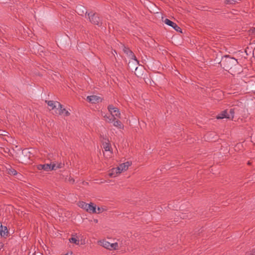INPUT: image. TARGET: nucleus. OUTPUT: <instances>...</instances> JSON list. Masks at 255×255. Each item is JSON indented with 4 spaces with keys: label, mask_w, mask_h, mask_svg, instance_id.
<instances>
[{
    "label": "nucleus",
    "mask_w": 255,
    "mask_h": 255,
    "mask_svg": "<svg viewBox=\"0 0 255 255\" xmlns=\"http://www.w3.org/2000/svg\"><path fill=\"white\" fill-rule=\"evenodd\" d=\"M102 245L105 248L110 249V243L106 241H103L101 242Z\"/></svg>",
    "instance_id": "obj_18"
},
{
    "label": "nucleus",
    "mask_w": 255,
    "mask_h": 255,
    "mask_svg": "<svg viewBox=\"0 0 255 255\" xmlns=\"http://www.w3.org/2000/svg\"><path fill=\"white\" fill-rule=\"evenodd\" d=\"M118 247V243H112V244H110V249L109 250H112V249H114V250H116L117 249Z\"/></svg>",
    "instance_id": "obj_22"
},
{
    "label": "nucleus",
    "mask_w": 255,
    "mask_h": 255,
    "mask_svg": "<svg viewBox=\"0 0 255 255\" xmlns=\"http://www.w3.org/2000/svg\"><path fill=\"white\" fill-rule=\"evenodd\" d=\"M237 2V0H229L228 2L231 4H234Z\"/></svg>",
    "instance_id": "obj_24"
},
{
    "label": "nucleus",
    "mask_w": 255,
    "mask_h": 255,
    "mask_svg": "<svg viewBox=\"0 0 255 255\" xmlns=\"http://www.w3.org/2000/svg\"><path fill=\"white\" fill-rule=\"evenodd\" d=\"M46 102L47 103V105L50 107L52 109H54L55 108H56L57 110L58 108V104H60L58 102H54L53 101H46Z\"/></svg>",
    "instance_id": "obj_14"
},
{
    "label": "nucleus",
    "mask_w": 255,
    "mask_h": 255,
    "mask_svg": "<svg viewBox=\"0 0 255 255\" xmlns=\"http://www.w3.org/2000/svg\"><path fill=\"white\" fill-rule=\"evenodd\" d=\"M164 23L169 25L171 26L174 30H175L176 31L182 32L181 29L180 27H179L175 23L173 22V21H171L170 20L166 18L164 20Z\"/></svg>",
    "instance_id": "obj_6"
},
{
    "label": "nucleus",
    "mask_w": 255,
    "mask_h": 255,
    "mask_svg": "<svg viewBox=\"0 0 255 255\" xmlns=\"http://www.w3.org/2000/svg\"><path fill=\"white\" fill-rule=\"evenodd\" d=\"M61 165H59L56 166L55 164H40L38 166V168L39 170L43 169L46 171H49L52 170H55L57 168H61Z\"/></svg>",
    "instance_id": "obj_2"
},
{
    "label": "nucleus",
    "mask_w": 255,
    "mask_h": 255,
    "mask_svg": "<svg viewBox=\"0 0 255 255\" xmlns=\"http://www.w3.org/2000/svg\"><path fill=\"white\" fill-rule=\"evenodd\" d=\"M234 110L233 109H231L230 110V114H228V117H227V119H233L234 116Z\"/></svg>",
    "instance_id": "obj_19"
},
{
    "label": "nucleus",
    "mask_w": 255,
    "mask_h": 255,
    "mask_svg": "<svg viewBox=\"0 0 255 255\" xmlns=\"http://www.w3.org/2000/svg\"><path fill=\"white\" fill-rule=\"evenodd\" d=\"M8 172L9 174L13 175L17 174V171L15 169H14L12 168H10L8 169Z\"/></svg>",
    "instance_id": "obj_21"
},
{
    "label": "nucleus",
    "mask_w": 255,
    "mask_h": 255,
    "mask_svg": "<svg viewBox=\"0 0 255 255\" xmlns=\"http://www.w3.org/2000/svg\"><path fill=\"white\" fill-rule=\"evenodd\" d=\"M124 52L125 53H126V54L129 57H130L131 59L132 58H135V55L133 54V53H132V52L129 50V49L128 48H125L124 49Z\"/></svg>",
    "instance_id": "obj_15"
},
{
    "label": "nucleus",
    "mask_w": 255,
    "mask_h": 255,
    "mask_svg": "<svg viewBox=\"0 0 255 255\" xmlns=\"http://www.w3.org/2000/svg\"><path fill=\"white\" fill-rule=\"evenodd\" d=\"M4 244L2 243H0V250L3 248Z\"/></svg>",
    "instance_id": "obj_26"
},
{
    "label": "nucleus",
    "mask_w": 255,
    "mask_h": 255,
    "mask_svg": "<svg viewBox=\"0 0 255 255\" xmlns=\"http://www.w3.org/2000/svg\"><path fill=\"white\" fill-rule=\"evenodd\" d=\"M138 61L136 59V57L135 58H132L128 62V67L129 68L133 71V70L136 72L137 70L138 69Z\"/></svg>",
    "instance_id": "obj_5"
},
{
    "label": "nucleus",
    "mask_w": 255,
    "mask_h": 255,
    "mask_svg": "<svg viewBox=\"0 0 255 255\" xmlns=\"http://www.w3.org/2000/svg\"><path fill=\"white\" fill-rule=\"evenodd\" d=\"M1 0H0V1H1Z\"/></svg>",
    "instance_id": "obj_31"
},
{
    "label": "nucleus",
    "mask_w": 255,
    "mask_h": 255,
    "mask_svg": "<svg viewBox=\"0 0 255 255\" xmlns=\"http://www.w3.org/2000/svg\"><path fill=\"white\" fill-rule=\"evenodd\" d=\"M114 122H113V126L119 128V129H123L124 128V125L122 124L121 121L119 120H117L116 119L114 120Z\"/></svg>",
    "instance_id": "obj_13"
},
{
    "label": "nucleus",
    "mask_w": 255,
    "mask_h": 255,
    "mask_svg": "<svg viewBox=\"0 0 255 255\" xmlns=\"http://www.w3.org/2000/svg\"><path fill=\"white\" fill-rule=\"evenodd\" d=\"M87 100L89 102L94 103L96 102H98L100 100V98L97 96H89L87 97Z\"/></svg>",
    "instance_id": "obj_12"
},
{
    "label": "nucleus",
    "mask_w": 255,
    "mask_h": 255,
    "mask_svg": "<svg viewBox=\"0 0 255 255\" xmlns=\"http://www.w3.org/2000/svg\"><path fill=\"white\" fill-rule=\"evenodd\" d=\"M25 152H29L27 149H24L23 150V153H25Z\"/></svg>",
    "instance_id": "obj_28"
},
{
    "label": "nucleus",
    "mask_w": 255,
    "mask_h": 255,
    "mask_svg": "<svg viewBox=\"0 0 255 255\" xmlns=\"http://www.w3.org/2000/svg\"><path fill=\"white\" fill-rule=\"evenodd\" d=\"M104 148L105 150L106 151H110V145L108 143H106L105 144H104Z\"/></svg>",
    "instance_id": "obj_23"
},
{
    "label": "nucleus",
    "mask_w": 255,
    "mask_h": 255,
    "mask_svg": "<svg viewBox=\"0 0 255 255\" xmlns=\"http://www.w3.org/2000/svg\"><path fill=\"white\" fill-rule=\"evenodd\" d=\"M102 116L104 117L105 121L108 123L112 124L113 122H114V120L117 119L115 117L112 115H108L106 114L102 113Z\"/></svg>",
    "instance_id": "obj_9"
},
{
    "label": "nucleus",
    "mask_w": 255,
    "mask_h": 255,
    "mask_svg": "<svg viewBox=\"0 0 255 255\" xmlns=\"http://www.w3.org/2000/svg\"><path fill=\"white\" fill-rule=\"evenodd\" d=\"M57 110L58 111V113L60 115H63L65 116H67L70 115L69 112L65 108H63L62 105L60 104H58Z\"/></svg>",
    "instance_id": "obj_8"
},
{
    "label": "nucleus",
    "mask_w": 255,
    "mask_h": 255,
    "mask_svg": "<svg viewBox=\"0 0 255 255\" xmlns=\"http://www.w3.org/2000/svg\"><path fill=\"white\" fill-rule=\"evenodd\" d=\"M227 117H228V113H227V110H225V111H223L221 113L219 114L217 116V118L218 119H223L224 118L227 119Z\"/></svg>",
    "instance_id": "obj_16"
},
{
    "label": "nucleus",
    "mask_w": 255,
    "mask_h": 255,
    "mask_svg": "<svg viewBox=\"0 0 255 255\" xmlns=\"http://www.w3.org/2000/svg\"><path fill=\"white\" fill-rule=\"evenodd\" d=\"M123 171V169L120 166L116 168H113L111 172L109 173V175L111 177L116 176L118 173H120Z\"/></svg>",
    "instance_id": "obj_10"
},
{
    "label": "nucleus",
    "mask_w": 255,
    "mask_h": 255,
    "mask_svg": "<svg viewBox=\"0 0 255 255\" xmlns=\"http://www.w3.org/2000/svg\"><path fill=\"white\" fill-rule=\"evenodd\" d=\"M231 59L237 61V60L235 58H231Z\"/></svg>",
    "instance_id": "obj_30"
},
{
    "label": "nucleus",
    "mask_w": 255,
    "mask_h": 255,
    "mask_svg": "<svg viewBox=\"0 0 255 255\" xmlns=\"http://www.w3.org/2000/svg\"><path fill=\"white\" fill-rule=\"evenodd\" d=\"M8 231L6 227L3 226L0 223V235L1 237H5L7 235Z\"/></svg>",
    "instance_id": "obj_11"
},
{
    "label": "nucleus",
    "mask_w": 255,
    "mask_h": 255,
    "mask_svg": "<svg viewBox=\"0 0 255 255\" xmlns=\"http://www.w3.org/2000/svg\"><path fill=\"white\" fill-rule=\"evenodd\" d=\"M69 242L76 245H78L79 244V240L74 237L70 238L69 239Z\"/></svg>",
    "instance_id": "obj_20"
},
{
    "label": "nucleus",
    "mask_w": 255,
    "mask_h": 255,
    "mask_svg": "<svg viewBox=\"0 0 255 255\" xmlns=\"http://www.w3.org/2000/svg\"><path fill=\"white\" fill-rule=\"evenodd\" d=\"M78 206L80 208L85 210L88 212L92 213L97 212L96 206L92 203L88 204L83 201H81L78 203Z\"/></svg>",
    "instance_id": "obj_1"
},
{
    "label": "nucleus",
    "mask_w": 255,
    "mask_h": 255,
    "mask_svg": "<svg viewBox=\"0 0 255 255\" xmlns=\"http://www.w3.org/2000/svg\"><path fill=\"white\" fill-rule=\"evenodd\" d=\"M75 10L79 15H81L86 14L87 12L86 8L81 5L77 6Z\"/></svg>",
    "instance_id": "obj_7"
},
{
    "label": "nucleus",
    "mask_w": 255,
    "mask_h": 255,
    "mask_svg": "<svg viewBox=\"0 0 255 255\" xmlns=\"http://www.w3.org/2000/svg\"><path fill=\"white\" fill-rule=\"evenodd\" d=\"M252 32L254 34H255V27L253 28V29H252Z\"/></svg>",
    "instance_id": "obj_27"
},
{
    "label": "nucleus",
    "mask_w": 255,
    "mask_h": 255,
    "mask_svg": "<svg viewBox=\"0 0 255 255\" xmlns=\"http://www.w3.org/2000/svg\"><path fill=\"white\" fill-rule=\"evenodd\" d=\"M96 211H97V212L96 213H99L101 212L102 211V209H101L99 207H98V208L97 209L96 208Z\"/></svg>",
    "instance_id": "obj_25"
},
{
    "label": "nucleus",
    "mask_w": 255,
    "mask_h": 255,
    "mask_svg": "<svg viewBox=\"0 0 255 255\" xmlns=\"http://www.w3.org/2000/svg\"><path fill=\"white\" fill-rule=\"evenodd\" d=\"M108 110L111 115L117 118H121V114L118 108L115 107L113 105H110L108 107Z\"/></svg>",
    "instance_id": "obj_3"
},
{
    "label": "nucleus",
    "mask_w": 255,
    "mask_h": 255,
    "mask_svg": "<svg viewBox=\"0 0 255 255\" xmlns=\"http://www.w3.org/2000/svg\"><path fill=\"white\" fill-rule=\"evenodd\" d=\"M130 163L129 162L127 161L124 163L121 164L119 166L123 169V171L126 170L130 166Z\"/></svg>",
    "instance_id": "obj_17"
},
{
    "label": "nucleus",
    "mask_w": 255,
    "mask_h": 255,
    "mask_svg": "<svg viewBox=\"0 0 255 255\" xmlns=\"http://www.w3.org/2000/svg\"><path fill=\"white\" fill-rule=\"evenodd\" d=\"M252 253L253 255H255V249L253 250Z\"/></svg>",
    "instance_id": "obj_29"
},
{
    "label": "nucleus",
    "mask_w": 255,
    "mask_h": 255,
    "mask_svg": "<svg viewBox=\"0 0 255 255\" xmlns=\"http://www.w3.org/2000/svg\"><path fill=\"white\" fill-rule=\"evenodd\" d=\"M88 17L90 21L93 24L98 26L101 25V20L98 15L90 12L88 13Z\"/></svg>",
    "instance_id": "obj_4"
}]
</instances>
